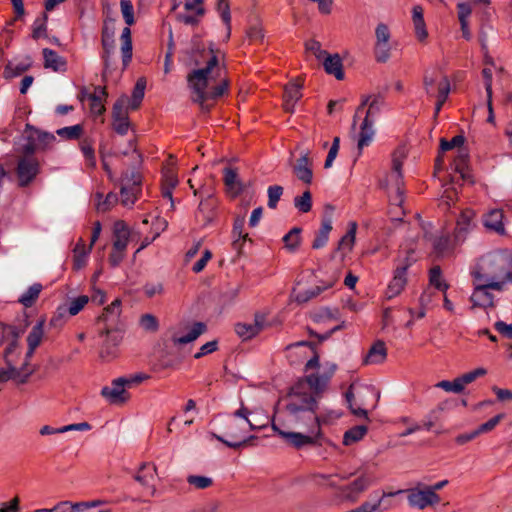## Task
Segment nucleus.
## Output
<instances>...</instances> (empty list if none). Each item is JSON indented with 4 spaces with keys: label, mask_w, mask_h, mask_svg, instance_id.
<instances>
[{
    "label": "nucleus",
    "mask_w": 512,
    "mask_h": 512,
    "mask_svg": "<svg viewBox=\"0 0 512 512\" xmlns=\"http://www.w3.org/2000/svg\"><path fill=\"white\" fill-rule=\"evenodd\" d=\"M473 291L470 296V301L473 304V307L480 308H490L495 305V295L494 292H498V290L494 287H491L490 282H482L477 279H473Z\"/></svg>",
    "instance_id": "nucleus-12"
},
{
    "label": "nucleus",
    "mask_w": 512,
    "mask_h": 512,
    "mask_svg": "<svg viewBox=\"0 0 512 512\" xmlns=\"http://www.w3.org/2000/svg\"><path fill=\"white\" fill-rule=\"evenodd\" d=\"M391 32L385 23H378L375 28L374 57L379 63H385L391 56L393 48Z\"/></svg>",
    "instance_id": "nucleus-11"
},
{
    "label": "nucleus",
    "mask_w": 512,
    "mask_h": 512,
    "mask_svg": "<svg viewBox=\"0 0 512 512\" xmlns=\"http://www.w3.org/2000/svg\"><path fill=\"white\" fill-rule=\"evenodd\" d=\"M407 157V149L405 146L397 147L392 153V170L391 178L395 180V195L391 196V206L393 208L401 207L404 197L403 190L401 188V179H402V165L404 160Z\"/></svg>",
    "instance_id": "nucleus-9"
},
{
    "label": "nucleus",
    "mask_w": 512,
    "mask_h": 512,
    "mask_svg": "<svg viewBox=\"0 0 512 512\" xmlns=\"http://www.w3.org/2000/svg\"><path fill=\"white\" fill-rule=\"evenodd\" d=\"M80 149L85 157L87 166L92 168L95 167L96 158L92 144L89 141L84 140L80 143Z\"/></svg>",
    "instance_id": "nucleus-57"
},
{
    "label": "nucleus",
    "mask_w": 512,
    "mask_h": 512,
    "mask_svg": "<svg viewBox=\"0 0 512 512\" xmlns=\"http://www.w3.org/2000/svg\"><path fill=\"white\" fill-rule=\"evenodd\" d=\"M145 87L146 81L143 78L138 79L133 89L132 99H128V106L130 109L136 110L139 107L144 97Z\"/></svg>",
    "instance_id": "nucleus-45"
},
{
    "label": "nucleus",
    "mask_w": 512,
    "mask_h": 512,
    "mask_svg": "<svg viewBox=\"0 0 512 512\" xmlns=\"http://www.w3.org/2000/svg\"><path fill=\"white\" fill-rule=\"evenodd\" d=\"M224 174V183L227 189V192L232 196L236 197L242 192V184L238 179V175L235 169L226 167L223 170Z\"/></svg>",
    "instance_id": "nucleus-34"
},
{
    "label": "nucleus",
    "mask_w": 512,
    "mask_h": 512,
    "mask_svg": "<svg viewBox=\"0 0 512 512\" xmlns=\"http://www.w3.org/2000/svg\"><path fill=\"white\" fill-rule=\"evenodd\" d=\"M301 87L302 85L297 82H291L285 87L283 105L286 112L294 111L296 103L302 97Z\"/></svg>",
    "instance_id": "nucleus-29"
},
{
    "label": "nucleus",
    "mask_w": 512,
    "mask_h": 512,
    "mask_svg": "<svg viewBox=\"0 0 512 512\" xmlns=\"http://www.w3.org/2000/svg\"><path fill=\"white\" fill-rule=\"evenodd\" d=\"M21 332L17 337H11L3 351L4 366L0 367V383L13 381L16 384H24L28 381L35 369L31 365L32 356L23 352L19 340Z\"/></svg>",
    "instance_id": "nucleus-5"
},
{
    "label": "nucleus",
    "mask_w": 512,
    "mask_h": 512,
    "mask_svg": "<svg viewBox=\"0 0 512 512\" xmlns=\"http://www.w3.org/2000/svg\"><path fill=\"white\" fill-rule=\"evenodd\" d=\"M373 125H374V119H368V117L364 118V120L360 126V132H359V136H358V140H357V148H358L359 154H361L362 150L365 147H368L374 139L375 130H374Z\"/></svg>",
    "instance_id": "nucleus-27"
},
{
    "label": "nucleus",
    "mask_w": 512,
    "mask_h": 512,
    "mask_svg": "<svg viewBox=\"0 0 512 512\" xmlns=\"http://www.w3.org/2000/svg\"><path fill=\"white\" fill-rule=\"evenodd\" d=\"M332 230V220L330 217H325L322 220L321 228L316 234V237L312 243L313 249H320L324 247L329 239V234Z\"/></svg>",
    "instance_id": "nucleus-36"
},
{
    "label": "nucleus",
    "mask_w": 512,
    "mask_h": 512,
    "mask_svg": "<svg viewBox=\"0 0 512 512\" xmlns=\"http://www.w3.org/2000/svg\"><path fill=\"white\" fill-rule=\"evenodd\" d=\"M267 193H268V207L271 209L276 208L277 203L283 194V187L280 185L269 186Z\"/></svg>",
    "instance_id": "nucleus-58"
},
{
    "label": "nucleus",
    "mask_w": 512,
    "mask_h": 512,
    "mask_svg": "<svg viewBox=\"0 0 512 512\" xmlns=\"http://www.w3.org/2000/svg\"><path fill=\"white\" fill-rule=\"evenodd\" d=\"M429 282L435 288L443 292H445L449 288V285L445 282V280L442 277V272L439 266H435L430 269Z\"/></svg>",
    "instance_id": "nucleus-49"
},
{
    "label": "nucleus",
    "mask_w": 512,
    "mask_h": 512,
    "mask_svg": "<svg viewBox=\"0 0 512 512\" xmlns=\"http://www.w3.org/2000/svg\"><path fill=\"white\" fill-rule=\"evenodd\" d=\"M503 219L504 213L501 209H491L483 215V225L489 231L504 235L506 231Z\"/></svg>",
    "instance_id": "nucleus-24"
},
{
    "label": "nucleus",
    "mask_w": 512,
    "mask_h": 512,
    "mask_svg": "<svg viewBox=\"0 0 512 512\" xmlns=\"http://www.w3.org/2000/svg\"><path fill=\"white\" fill-rule=\"evenodd\" d=\"M217 10L226 25V39H228L231 34V14L228 2L226 0H218Z\"/></svg>",
    "instance_id": "nucleus-48"
},
{
    "label": "nucleus",
    "mask_w": 512,
    "mask_h": 512,
    "mask_svg": "<svg viewBox=\"0 0 512 512\" xmlns=\"http://www.w3.org/2000/svg\"><path fill=\"white\" fill-rule=\"evenodd\" d=\"M411 262L405 259L394 270L393 278L389 282L386 289V297L392 299L401 294L407 284V270Z\"/></svg>",
    "instance_id": "nucleus-18"
},
{
    "label": "nucleus",
    "mask_w": 512,
    "mask_h": 512,
    "mask_svg": "<svg viewBox=\"0 0 512 512\" xmlns=\"http://www.w3.org/2000/svg\"><path fill=\"white\" fill-rule=\"evenodd\" d=\"M131 231L123 220H117L112 227V248L127 251Z\"/></svg>",
    "instance_id": "nucleus-19"
},
{
    "label": "nucleus",
    "mask_w": 512,
    "mask_h": 512,
    "mask_svg": "<svg viewBox=\"0 0 512 512\" xmlns=\"http://www.w3.org/2000/svg\"><path fill=\"white\" fill-rule=\"evenodd\" d=\"M368 428L364 425H358L347 430L343 436V444L350 446L358 441L362 440L367 434Z\"/></svg>",
    "instance_id": "nucleus-41"
},
{
    "label": "nucleus",
    "mask_w": 512,
    "mask_h": 512,
    "mask_svg": "<svg viewBox=\"0 0 512 512\" xmlns=\"http://www.w3.org/2000/svg\"><path fill=\"white\" fill-rule=\"evenodd\" d=\"M40 172L39 161L32 156H23L19 158L16 167V177L18 186L26 187L30 185Z\"/></svg>",
    "instance_id": "nucleus-13"
},
{
    "label": "nucleus",
    "mask_w": 512,
    "mask_h": 512,
    "mask_svg": "<svg viewBox=\"0 0 512 512\" xmlns=\"http://www.w3.org/2000/svg\"><path fill=\"white\" fill-rule=\"evenodd\" d=\"M128 97L121 96L114 104L112 111L113 129L120 135L127 134L130 126L128 117Z\"/></svg>",
    "instance_id": "nucleus-17"
},
{
    "label": "nucleus",
    "mask_w": 512,
    "mask_h": 512,
    "mask_svg": "<svg viewBox=\"0 0 512 512\" xmlns=\"http://www.w3.org/2000/svg\"><path fill=\"white\" fill-rule=\"evenodd\" d=\"M121 13L127 26H132L135 23L134 7L130 0L120 1Z\"/></svg>",
    "instance_id": "nucleus-56"
},
{
    "label": "nucleus",
    "mask_w": 512,
    "mask_h": 512,
    "mask_svg": "<svg viewBox=\"0 0 512 512\" xmlns=\"http://www.w3.org/2000/svg\"><path fill=\"white\" fill-rule=\"evenodd\" d=\"M141 327L149 332H156L159 327L157 318L152 314H145L140 318Z\"/></svg>",
    "instance_id": "nucleus-60"
},
{
    "label": "nucleus",
    "mask_w": 512,
    "mask_h": 512,
    "mask_svg": "<svg viewBox=\"0 0 512 512\" xmlns=\"http://www.w3.org/2000/svg\"><path fill=\"white\" fill-rule=\"evenodd\" d=\"M465 142V138L462 135H456L451 140L441 139L440 148L442 151H448L456 147H461Z\"/></svg>",
    "instance_id": "nucleus-63"
},
{
    "label": "nucleus",
    "mask_w": 512,
    "mask_h": 512,
    "mask_svg": "<svg viewBox=\"0 0 512 512\" xmlns=\"http://www.w3.org/2000/svg\"><path fill=\"white\" fill-rule=\"evenodd\" d=\"M45 319L40 318L36 324L31 328L30 332L27 335V352L28 356H33L36 349L42 343L45 336Z\"/></svg>",
    "instance_id": "nucleus-25"
},
{
    "label": "nucleus",
    "mask_w": 512,
    "mask_h": 512,
    "mask_svg": "<svg viewBox=\"0 0 512 512\" xmlns=\"http://www.w3.org/2000/svg\"><path fill=\"white\" fill-rule=\"evenodd\" d=\"M407 493L409 505L420 510H423L428 506L436 505L440 502V496L437 493H433V490H429L427 486L423 488H420L419 486L411 488L407 490Z\"/></svg>",
    "instance_id": "nucleus-14"
},
{
    "label": "nucleus",
    "mask_w": 512,
    "mask_h": 512,
    "mask_svg": "<svg viewBox=\"0 0 512 512\" xmlns=\"http://www.w3.org/2000/svg\"><path fill=\"white\" fill-rule=\"evenodd\" d=\"M142 178L139 172H126L121 179V204L125 207H131L138 199L141 193Z\"/></svg>",
    "instance_id": "nucleus-10"
},
{
    "label": "nucleus",
    "mask_w": 512,
    "mask_h": 512,
    "mask_svg": "<svg viewBox=\"0 0 512 512\" xmlns=\"http://www.w3.org/2000/svg\"><path fill=\"white\" fill-rule=\"evenodd\" d=\"M293 174L305 184H311L313 178L312 161L309 152H304L292 167Z\"/></svg>",
    "instance_id": "nucleus-21"
},
{
    "label": "nucleus",
    "mask_w": 512,
    "mask_h": 512,
    "mask_svg": "<svg viewBox=\"0 0 512 512\" xmlns=\"http://www.w3.org/2000/svg\"><path fill=\"white\" fill-rule=\"evenodd\" d=\"M219 50H214L212 45L193 55V63L196 66L187 75V85L192 93V100L204 109L205 102L217 99L228 91L229 82L221 77L224 70L219 63Z\"/></svg>",
    "instance_id": "nucleus-2"
},
{
    "label": "nucleus",
    "mask_w": 512,
    "mask_h": 512,
    "mask_svg": "<svg viewBox=\"0 0 512 512\" xmlns=\"http://www.w3.org/2000/svg\"><path fill=\"white\" fill-rule=\"evenodd\" d=\"M424 87L429 96H436L435 115H438L450 92V81L438 72L425 74Z\"/></svg>",
    "instance_id": "nucleus-8"
},
{
    "label": "nucleus",
    "mask_w": 512,
    "mask_h": 512,
    "mask_svg": "<svg viewBox=\"0 0 512 512\" xmlns=\"http://www.w3.org/2000/svg\"><path fill=\"white\" fill-rule=\"evenodd\" d=\"M383 103V98L379 95L368 96L363 99L361 106L358 108V111H360L363 106L368 105L369 107L365 117H368V119H373L374 116L380 111Z\"/></svg>",
    "instance_id": "nucleus-42"
},
{
    "label": "nucleus",
    "mask_w": 512,
    "mask_h": 512,
    "mask_svg": "<svg viewBox=\"0 0 512 512\" xmlns=\"http://www.w3.org/2000/svg\"><path fill=\"white\" fill-rule=\"evenodd\" d=\"M433 250L434 253L438 256H444L448 252H450V239L448 236H439L436 237L433 241Z\"/></svg>",
    "instance_id": "nucleus-52"
},
{
    "label": "nucleus",
    "mask_w": 512,
    "mask_h": 512,
    "mask_svg": "<svg viewBox=\"0 0 512 512\" xmlns=\"http://www.w3.org/2000/svg\"><path fill=\"white\" fill-rule=\"evenodd\" d=\"M250 411L245 406H241L233 415L228 416L223 422L222 435L211 432L210 436L221 441L230 448H239L244 445L247 440L245 434L250 430L258 429L249 419Z\"/></svg>",
    "instance_id": "nucleus-6"
},
{
    "label": "nucleus",
    "mask_w": 512,
    "mask_h": 512,
    "mask_svg": "<svg viewBox=\"0 0 512 512\" xmlns=\"http://www.w3.org/2000/svg\"><path fill=\"white\" fill-rule=\"evenodd\" d=\"M46 21L47 16L44 15L43 17L37 18L32 25L33 31H32V37L34 39H39L43 37L46 33Z\"/></svg>",
    "instance_id": "nucleus-62"
},
{
    "label": "nucleus",
    "mask_w": 512,
    "mask_h": 512,
    "mask_svg": "<svg viewBox=\"0 0 512 512\" xmlns=\"http://www.w3.org/2000/svg\"><path fill=\"white\" fill-rule=\"evenodd\" d=\"M399 493H402V491L399 490L397 492L383 493L382 497L378 501L374 503L366 501L363 502L359 507L362 512H381V504L383 499L386 497H392Z\"/></svg>",
    "instance_id": "nucleus-54"
},
{
    "label": "nucleus",
    "mask_w": 512,
    "mask_h": 512,
    "mask_svg": "<svg viewBox=\"0 0 512 512\" xmlns=\"http://www.w3.org/2000/svg\"><path fill=\"white\" fill-rule=\"evenodd\" d=\"M475 215V212L471 209H465L461 212L456 224L458 234L466 233L471 228Z\"/></svg>",
    "instance_id": "nucleus-47"
},
{
    "label": "nucleus",
    "mask_w": 512,
    "mask_h": 512,
    "mask_svg": "<svg viewBox=\"0 0 512 512\" xmlns=\"http://www.w3.org/2000/svg\"><path fill=\"white\" fill-rule=\"evenodd\" d=\"M486 373H487V371L485 368L479 367L472 371L464 373L463 375H461L457 378H458V382H460L462 389L464 390L468 384L474 382L477 378L486 375Z\"/></svg>",
    "instance_id": "nucleus-51"
},
{
    "label": "nucleus",
    "mask_w": 512,
    "mask_h": 512,
    "mask_svg": "<svg viewBox=\"0 0 512 512\" xmlns=\"http://www.w3.org/2000/svg\"><path fill=\"white\" fill-rule=\"evenodd\" d=\"M300 384H304L307 391L319 401L321 394L327 389L329 383L326 377H322L319 373H312L296 385Z\"/></svg>",
    "instance_id": "nucleus-23"
},
{
    "label": "nucleus",
    "mask_w": 512,
    "mask_h": 512,
    "mask_svg": "<svg viewBox=\"0 0 512 512\" xmlns=\"http://www.w3.org/2000/svg\"><path fill=\"white\" fill-rule=\"evenodd\" d=\"M265 324L263 315H255L253 323H237L235 332L242 340H249L260 333Z\"/></svg>",
    "instance_id": "nucleus-22"
},
{
    "label": "nucleus",
    "mask_w": 512,
    "mask_h": 512,
    "mask_svg": "<svg viewBox=\"0 0 512 512\" xmlns=\"http://www.w3.org/2000/svg\"><path fill=\"white\" fill-rule=\"evenodd\" d=\"M373 484L372 476L362 474L348 485L339 488V495L345 501L356 502L360 495Z\"/></svg>",
    "instance_id": "nucleus-16"
},
{
    "label": "nucleus",
    "mask_w": 512,
    "mask_h": 512,
    "mask_svg": "<svg viewBox=\"0 0 512 512\" xmlns=\"http://www.w3.org/2000/svg\"><path fill=\"white\" fill-rule=\"evenodd\" d=\"M387 358V348L383 341L375 342L368 350L364 364L377 365L382 364Z\"/></svg>",
    "instance_id": "nucleus-30"
},
{
    "label": "nucleus",
    "mask_w": 512,
    "mask_h": 512,
    "mask_svg": "<svg viewBox=\"0 0 512 512\" xmlns=\"http://www.w3.org/2000/svg\"><path fill=\"white\" fill-rule=\"evenodd\" d=\"M95 198L97 200L96 209L99 212H106L110 210L118 201V196L115 193H108L105 198L101 193H96Z\"/></svg>",
    "instance_id": "nucleus-46"
},
{
    "label": "nucleus",
    "mask_w": 512,
    "mask_h": 512,
    "mask_svg": "<svg viewBox=\"0 0 512 512\" xmlns=\"http://www.w3.org/2000/svg\"><path fill=\"white\" fill-rule=\"evenodd\" d=\"M178 177L173 169L167 168L162 173V196L170 201L171 209H174L172 197L173 189L178 185Z\"/></svg>",
    "instance_id": "nucleus-28"
},
{
    "label": "nucleus",
    "mask_w": 512,
    "mask_h": 512,
    "mask_svg": "<svg viewBox=\"0 0 512 512\" xmlns=\"http://www.w3.org/2000/svg\"><path fill=\"white\" fill-rule=\"evenodd\" d=\"M217 206V201L211 195H207L201 199L198 211L203 214L205 221L209 222L214 217V211Z\"/></svg>",
    "instance_id": "nucleus-43"
},
{
    "label": "nucleus",
    "mask_w": 512,
    "mask_h": 512,
    "mask_svg": "<svg viewBox=\"0 0 512 512\" xmlns=\"http://www.w3.org/2000/svg\"><path fill=\"white\" fill-rule=\"evenodd\" d=\"M435 387L440 388L446 392H452V393H462L463 389L460 385V382H458V378H455L453 381L448 380H442L438 382Z\"/></svg>",
    "instance_id": "nucleus-61"
},
{
    "label": "nucleus",
    "mask_w": 512,
    "mask_h": 512,
    "mask_svg": "<svg viewBox=\"0 0 512 512\" xmlns=\"http://www.w3.org/2000/svg\"><path fill=\"white\" fill-rule=\"evenodd\" d=\"M92 248L90 246L87 248L83 242V240H79L73 250V258H74V268L76 270L82 269L87 262V257Z\"/></svg>",
    "instance_id": "nucleus-38"
},
{
    "label": "nucleus",
    "mask_w": 512,
    "mask_h": 512,
    "mask_svg": "<svg viewBox=\"0 0 512 512\" xmlns=\"http://www.w3.org/2000/svg\"><path fill=\"white\" fill-rule=\"evenodd\" d=\"M44 66L55 72H63L66 70V61L57 52L52 49H43Z\"/></svg>",
    "instance_id": "nucleus-33"
},
{
    "label": "nucleus",
    "mask_w": 512,
    "mask_h": 512,
    "mask_svg": "<svg viewBox=\"0 0 512 512\" xmlns=\"http://www.w3.org/2000/svg\"><path fill=\"white\" fill-rule=\"evenodd\" d=\"M83 133V127L80 124L63 127L57 130V135L65 139H78Z\"/></svg>",
    "instance_id": "nucleus-53"
},
{
    "label": "nucleus",
    "mask_w": 512,
    "mask_h": 512,
    "mask_svg": "<svg viewBox=\"0 0 512 512\" xmlns=\"http://www.w3.org/2000/svg\"><path fill=\"white\" fill-rule=\"evenodd\" d=\"M107 96L106 90L104 87H96L94 93L88 95V100H90V110L95 115H101L105 111V107L103 105V100Z\"/></svg>",
    "instance_id": "nucleus-37"
},
{
    "label": "nucleus",
    "mask_w": 512,
    "mask_h": 512,
    "mask_svg": "<svg viewBox=\"0 0 512 512\" xmlns=\"http://www.w3.org/2000/svg\"><path fill=\"white\" fill-rule=\"evenodd\" d=\"M412 21L416 38L420 42H424L428 37V31L424 21L423 8L420 5H415L412 8Z\"/></svg>",
    "instance_id": "nucleus-31"
},
{
    "label": "nucleus",
    "mask_w": 512,
    "mask_h": 512,
    "mask_svg": "<svg viewBox=\"0 0 512 512\" xmlns=\"http://www.w3.org/2000/svg\"><path fill=\"white\" fill-rule=\"evenodd\" d=\"M206 331V325L202 322H195L185 335L174 332L171 340L174 345H185L195 341L200 335Z\"/></svg>",
    "instance_id": "nucleus-26"
},
{
    "label": "nucleus",
    "mask_w": 512,
    "mask_h": 512,
    "mask_svg": "<svg viewBox=\"0 0 512 512\" xmlns=\"http://www.w3.org/2000/svg\"><path fill=\"white\" fill-rule=\"evenodd\" d=\"M283 408L273 417L272 429L286 444L302 449L320 444L322 427L336 423L342 412L321 407L304 384L295 385L283 399Z\"/></svg>",
    "instance_id": "nucleus-1"
},
{
    "label": "nucleus",
    "mask_w": 512,
    "mask_h": 512,
    "mask_svg": "<svg viewBox=\"0 0 512 512\" xmlns=\"http://www.w3.org/2000/svg\"><path fill=\"white\" fill-rule=\"evenodd\" d=\"M56 137L48 132H39L36 139V147L38 149H46L53 145Z\"/></svg>",
    "instance_id": "nucleus-59"
},
{
    "label": "nucleus",
    "mask_w": 512,
    "mask_h": 512,
    "mask_svg": "<svg viewBox=\"0 0 512 512\" xmlns=\"http://www.w3.org/2000/svg\"><path fill=\"white\" fill-rule=\"evenodd\" d=\"M306 50L312 53L318 60H322L328 53L321 48L320 42L309 40L305 44Z\"/></svg>",
    "instance_id": "nucleus-64"
},
{
    "label": "nucleus",
    "mask_w": 512,
    "mask_h": 512,
    "mask_svg": "<svg viewBox=\"0 0 512 512\" xmlns=\"http://www.w3.org/2000/svg\"><path fill=\"white\" fill-rule=\"evenodd\" d=\"M145 379L143 375H134L130 377H119L114 379L109 386L101 389V395L112 405H122L130 399L128 389L141 383Z\"/></svg>",
    "instance_id": "nucleus-7"
},
{
    "label": "nucleus",
    "mask_w": 512,
    "mask_h": 512,
    "mask_svg": "<svg viewBox=\"0 0 512 512\" xmlns=\"http://www.w3.org/2000/svg\"><path fill=\"white\" fill-rule=\"evenodd\" d=\"M42 291V285L35 283L31 285L18 299L24 307L29 308L34 305Z\"/></svg>",
    "instance_id": "nucleus-40"
},
{
    "label": "nucleus",
    "mask_w": 512,
    "mask_h": 512,
    "mask_svg": "<svg viewBox=\"0 0 512 512\" xmlns=\"http://www.w3.org/2000/svg\"><path fill=\"white\" fill-rule=\"evenodd\" d=\"M322 60L326 73L333 75L337 80L344 79L343 64L338 54H327Z\"/></svg>",
    "instance_id": "nucleus-32"
},
{
    "label": "nucleus",
    "mask_w": 512,
    "mask_h": 512,
    "mask_svg": "<svg viewBox=\"0 0 512 512\" xmlns=\"http://www.w3.org/2000/svg\"><path fill=\"white\" fill-rule=\"evenodd\" d=\"M357 227L356 222H350L346 234L340 239L337 249L342 253V256L352 251L356 239Z\"/></svg>",
    "instance_id": "nucleus-35"
},
{
    "label": "nucleus",
    "mask_w": 512,
    "mask_h": 512,
    "mask_svg": "<svg viewBox=\"0 0 512 512\" xmlns=\"http://www.w3.org/2000/svg\"><path fill=\"white\" fill-rule=\"evenodd\" d=\"M294 206L295 208L302 212L307 213L312 208V196L309 190H306L300 196H296L294 198Z\"/></svg>",
    "instance_id": "nucleus-50"
},
{
    "label": "nucleus",
    "mask_w": 512,
    "mask_h": 512,
    "mask_svg": "<svg viewBox=\"0 0 512 512\" xmlns=\"http://www.w3.org/2000/svg\"><path fill=\"white\" fill-rule=\"evenodd\" d=\"M99 336L102 339L100 357L110 360L118 355L119 347L125 333V325L121 320V301L115 299L104 308L97 320Z\"/></svg>",
    "instance_id": "nucleus-4"
},
{
    "label": "nucleus",
    "mask_w": 512,
    "mask_h": 512,
    "mask_svg": "<svg viewBox=\"0 0 512 512\" xmlns=\"http://www.w3.org/2000/svg\"><path fill=\"white\" fill-rule=\"evenodd\" d=\"M187 482L195 489L199 490L209 488L213 484L212 478L202 475H189Z\"/></svg>",
    "instance_id": "nucleus-55"
},
{
    "label": "nucleus",
    "mask_w": 512,
    "mask_h": 512,
    "mask_svg": "<svg viewBox=\"0 0 512 512\" xmlns=\"http://www.w3.org/2000/svg\"><path fill=\"white\" fill-rule=\"evenodd\" d=\"M157 476V468L155 465L150 463H143L137 473L134 476V479L139 482L143 487L149 490L151 495H154L156 492L155 488V479Z\"/></svg>",
    "instance_id": "nucleus-20"
},
{
    "label": "nucleus",
    "mask_w": 512,
    "mask_h": 512,
    "mask_svg": "<svg viewBox=\"0 0 512 512\" xmlns=\"http://www.w3.org/2000/svg\"><path fill=\"white\" fill-rule=\"evenodd\" d=\"M300 347H308L312 352V357L306 363V370L319 368V355L315 350V346L307 341H299L296 343H292L287 346V349L300 348Z\"/></svg>",
    "instance_id": "nucleus-44"
},
{
    "label": "nucleus",
    "mask_w": 512,
    "mask_h": 512,
    "mask_svg": "<svg viewBox=\"0 0 512 512\" xmlns=\"http://www.w3.org/2000/svg\"><path fill=\"white\" fill-rule=\"evenodd\" d=\"M283 242L285 249L288 252H297L301 245V229L298 227L292 228L286 235H284Z\"/></svg>",
    "instance_id": "nucleus-39"
},
{
    "label": "nucleus",
    "mask_w": 512,
    "mask_h": 512,
    "mask_svg": "<svg viewBox=\"0 0 512 512\" xmlns=\"http://www.w3.org/2000/svg\"><path fill=\"white\" fill-rule=\"evenodd\" d=\"M89 298L86 295L78 296L72 299L68 305H61L57 308L55 315L50 320L53 327L62 326L67 315H77L88 303Z\"/></svg>",
    "instance_id": "nucleus-15"
},
{
    "label": "nucleus",
    "mask_w": 512,
    "mask_h": 512,
    "mask_svg": "<svg viewBox=\"0 0 512 512\" xmlns=\"http://www.w3.org/2000/svg\"><path fill=\"white\" fill-rule=\"evenodd\" d=\"M472 279L490 282L491 287L503 292L512 284V250L488 252L476 261L471 270Z\"/></svg>",
    "instance_id": "nucleus-3"
}]
</instances>
